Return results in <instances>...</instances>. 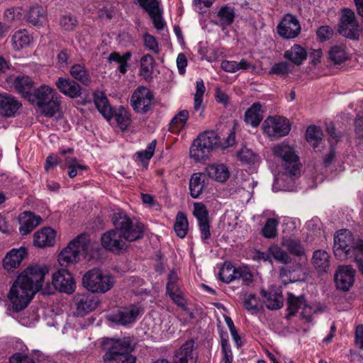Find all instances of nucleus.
<instances>
[{
  "label": "nucleus",
  "instance_id": "nucleus-1",
  "mask_svg": "<svg viewBox=\"0 0 363 363\" xmlns=\"http://www.w3.org/2000/svg\"><path fill=\"white\" fill-rule=\"evenodd\" d=\"M48 273L45 265H32L20 274L8 294V299L16 312L23 310L30 302L34 295L39 291Z\"/></svg>",
  "mask_w": 363,
  "mask_h": 363
},
{
  "label": "nucleus",
  "instance_id": "nucleus-2",
  "mask_svg": "<svg viewBox=\"0 0 363 363\" xmlns=\"http://www.w3.org/2000/svg\"><path fill=\"white\" fill-rule=\"evenodd\" d=\"M104 347L106 350L104 363H135L136 358L131 354L135 344L130 337L106 339Z\"/></svg>",
  "mask_w": 363,
  "mask_h": 363
},
{
  "label": "nucleus",
  "instance_id": "nucleus-3",
  "mask_svg": "<svg viewBox=\"0 0 363 363\" xmlns=\"http://www.w3.org/2000/svg\"><path fill=\"white\" fill-rule=\"evenodd\" d=\"M91 245L86 234H81L72 240L58 255V262L62 267H67L77 263L82 256L89 259Z\"/></svg>",
  "mask_w": 363,
  "mask_h": 363
},
{
  "label": "nucleus",
  "instance_id": "nucleus-4",
  "mask_svg": "<svg viewBox=\"0 0 363 363\" xmlns=\"http://www.w3.org/2000/svg\"><path fill=\"white\" fill-rule=\"evenodd\" d=\"M54 95L55 90L43 84L35 89L28 100L36 105L44 116L52 117L60 110V102Z\"/></svg>",
  "mask_w": 363,
  "mask_h": 363
},
{
  "label": "nucleus",
  "instance_id": "nucleus-5",
  "mask_svg": "<svg viewBox=\"0 0 363 363\" xmlns=\"http://www.w3.org/2000/svg\"><path fill=\"white\" fill-rule=\"evenodd\" d=\"M362 245L363 240L354 237L352 233L346 229L340 230L334 236V255L340 260L354 257V253Z\"/></svg>",
  "mask_w": 363,
  "mask_h": 363
},
{
  "label": "nucleus",
  "instance_id": "nucleus-6",
  "mask_svg": "<svg viewBox=\"0 0 363 363\" xmlns=\"http://www.w3.org/2000/svg\"><path fill=\"white\" fill-rule=\"evenodd\" d=\"M274 155L282 160L284 168L283 174L294 179L301 175L299 157L296 155L294 147L283 142L274 146Z\"/></svg>",
  "mask_w": 363,
  "mask_h": 363
},
{
  "label": "nucleus",
  "instance_id": "nucleus-7",
  "mask_svg": "<svg viewBox=\"0 0 363 363\" xmlns=\"http://www.w3.org/2000/svg\"><path fill=\"white\" fill-rule=\"evenodd\" d=\"M94 101L96 108L106 119L110 120L114 116L118 127L123 130H126L130 125L131 121L130 113L121 107L113 113L104 93L99 91H95Z\"/></svg>",
  "mask_w": 363,
  "mask_h": 363
},
{
  "label": "nucleus",
  "instance_id": "nucleus-8",
  "mask_svg": "<svg viewBox=\"0 0 363 363\" xmlns=\"http://www.w3.org/2000/svg\"><path fill=\"white\" fill-rule=\"evenodd\" d=\"M114 284L115 279L111 274L98 268L89 270L82 277L84 287L93 294H105L113 288Z\"/></svg>",
  "mask_w": 363,
  "mask_h": 363
},
{
  "label": "nucleus",
  "instance_id": "nucleus-9",
  "mask_svg": "<svg viewBox=\"0 0 363 363\" xmlns=\"http://www.w3.org/2000/svg\"><path fill=\"white\" fill-rule=\"evenodd\" d=\"M112 221L116 229L119 230L123 238L126 241L133 242L143 236L144 225L132 219L123 212L114 213Z\"/></svg>",
  "mask_w": 363,
  "mask_h": 363
},
{
  "label": "nucleus",
  "instance_id": "nucleus-10",
  "mask_svg": "<svg viewBox=\"0 0 363 363\" xmlns=\"http://www.w3.org/2000/svg\"><path fill=\"white\" fill-rule=\"evenodd\" d=\"M219 138L215 132H204L194 140L189 150L190 157L196 162L205 160L209 157L211 151L219 145Z\"/></svg>",
  "mask_w": 363,
  "mask_h": 363
},
{
  "label": "nucleus",
  "instance_id": "nucleus-11",
  "mask_svg": "<svg viewBox=\"0 0 363 363\" xmlns=\"http://www.w3.org/2000/svg\"><path fill=\"white\" fill-rule=\"evenodd\" d=\"M362 30L363 28L357 21L354 12L350 9H343L338 25L339 33L347 38L358 40Z\"/></svg>",
  "mask_w": 363,
  "mask_h": 363
},
{
  "label": "nucleus",
  "instance_id": "nucleus-12",
  "mask_svg": "<svg viewBox=\"0 0 363 363\" xmlns=\"http://www.w3.org/2000/svg\"><path fill=\"white\" fill-rule=\"evenodd\" d=\"M153 99L154 95L149 89L140 86L133 91L130 105L136 113H145L152 108Z\"/></svg>",
  "mask_w": 363,
  "mask_h": 363
},
{
  "label": "nucleus",
  "instance_id": "nucleus-13",
  "mask_svg": "<svg viewBox=\"0 0 363 363\" xmlns=\"http://www.w3.org/2000/svg\"><path fill=\"white\" fill-rule=\"evenodd\" d=\"M291 125L288 119L282 116L269 117L263 123V132L269 138H280L289 134Z\"/></svg>",
  "mask_w": 363,
  "mask_h": 363
},
{
  "label": "nucleus",
  "instance_id": "nucleus-14",
  "mask_svg": "<svg viewBox=\"0 0 363 363\" xmlns=\"http://www.w3.org/2000/svg\"><path fill=\"white\" fill-rule=\"evenodd\" d=\"M301 308L303 309L301 313V318L311 323L313 320L311 313H313V308L307 303L303 295L296 296L293 294L289 293L287 298V318L294 316L298 310Z\"/></svg>",
  "mask_w": 363,
  "mask_h": 363
},
{
  "label": "nucleus",
  "instance_id": "nucleus-15",
  "mask_svg": "<svg viewBox=\"0 0 363 363\" xmlns=\"http://www.w3.org/2000/svg\"><path fill=\"white\" fill-rule=\"evenodd\" d=\"M73 301L75 315L82 317L94 311L99 304L98 298L91 293L77 294Z\"/></svg>",
  "mask_w": 363,
  "mask_h": 363
},
{
  "label": "nucleus",
  "instance_id": "nucleus-16",
  "mask_svg": "<svg viewBox=\"0 0 363 363\" xmlns=\"http://www.w3.org/2000/svg\"><path fill=\"white\" fill-rule=\"evenodd\" d=\"M298 18L292 14H286L277 26L278 34L284 39L295 38L301 32Z\"/></svg>",
  "mask_w": 363,
  "mask_h": 363
},
{
  "label": "nucleus",
  "instance_id": "nucleus-17",
  "mask_svg": "<svg viewBox=\"0 0 363 363\" xmlns=\"http://www.w3.org/2000/svg\"><path fill=\"white\" fill-rule=\"evenodd\" d=\"M52 282L54 287L61 292L70 294L75 290V283L72 276L66 269L62 268L53 274Z\"/></svg>",
  "mask_w": 363,
  "mask_h": 363
},
{
  "label": "nucleus",
  "instance_id": "nucleus-18",
  "mask_svg": "<svg viewBox=\"0 0 363 363\" xmlns=\"http://www.w3.org/2000/svg\"><path fill=\"white\" fill-rule=\"evenodd\" d=\"M143 309L136 305H130L127 307L121 308L116 313L111 315V320L118 324L125 325L135 322Z\"/></svg>",
  "mask_w": 363,
  "mask_h": 363
},
{
  "label": "nucleus",
  "instance_id": "nucleus-19",
  "mask_svg": "<svg viewBox=\"0 0 363 363\" xmlns=\"http://www.w3.org/2000/svg\"><path fill=\"white\" fill-rule=\"evenodd\" d=\"M101 244L106 250L112 252H119L127 247L125 240L116 228L102 235Z\"/></svg>",
  "mask_w": 363,
  "mask_h": 363
},
{
  "label": "nucleus",
  "instance_id": "nucleus-20",
  "mask_svg": "<svg viewBox=\"0 0 363 363\" xmlns=\"http://www.w3.org/2000/svg\"><path fill=\"white\" fill-rule=\"evenodd\" d=\"M355 271L351 265L340 266L335 274L337 287L347 291L353 285Z\"/></svg>",
  "mask_w": 363,
  "mask_h": 363
},
{
  "label": "nucleus",
  "instance_id": "nucleus-21",
  "mask_svg": "<svg viewBox=\"0 0 363 363\" xmlns=\"http://www.w3.org/2000/svg\"><path fill=\"white\" fill-rule=\"evenodd\" d=\"M140 6L147 11L157 30L164 28V23L162 18L159 4L157 0H138Z\"/></svg>",
  "mask_w": 363,
  "mask_h": 363
},
{
  "label": "nucleus",
  "instance_id": "nucleus-22",
  "mask_svg": "<svg viewBox=\"0 0 363 363\" xmlns=\"http://www.w3.org/2000/svg\"><path fill=\"white\" fill-rule=\"evenodd\" d=\"M55 85L62 94L70 98H77L82 94V86L69 78L59 77Z\"/></svg>",
  "mask_w": 363,
  "mask_h": 363
},
{
  "label": "nucleus",
  "instance_id": "nucleus-23",
  "mask_svg": "<svg viewBox=\"0 0 363 363\" xmlns=\"http://www.w3.org/2000/svg\"><path fill=\"white\" fill-rule=\"evenodd\" d=\"M261 294L264 298V303L268 309L277 310L283 306L284 297L280 289L272 286L268 291L262 289Z\"/></svg>",
  "mask_w": 363,
  "mask_h": 363
},
{
  "label": "nucleus",
  "instance_id": "nucleus-24",
  "mask_svg": "<svg viewBox=\"0 0 363 363\" xmlns=\"http://www.w3.org/2000/svg\"><path fill=\"white\" fill-rule=\"evenodd\" d=\"M21 107V104L13 96L4 93L0 94V112L6 117L14 116Z\"/></svg>",
  "mask_w": 363,
  "mask_h": 363
},
{
  "label": "nucleus",
  "instance_id": "nucleus-25",
  "mask_svg": "<svg viewBox=\"0 0 363 363\" xmlns=\"http://www.w3.org/2000/svg\"><path fill=\"white\" fill-rule=\"evenodd\" d=\"M26 248L20 247L11 250L3 259V266L8 271H12L18 268L23 259L26 256Z\"/></svg>",
  "mask_w": 363,
  "mask_h": 363
},
{
  "label": "nucleus",
  "instance_id": "nucleus-26",
  "mask_svg": "<svg viewBox=\"0 0 363 363\" xmlns=\"http://www.w3.org/2000/svg\"><path fill=\"white\" fill-rule=\"evenodd\" d=\"M34 244L40 247H50L55 242V231L51 228H44L34 234Z\"/></svg>",
  "mask_w": 363,
  "mask_h": 363
},
{
  "label": "nucleus",
  "instance_id": "nucleus-27",
  "mask_svg": "<svg viewBox=\"0 0 363 363\" xmlns=\"http://www.w3.org/2000/svg\"><path fill=\"white\" fill-rule=\"evenodd\" d=\"M41 218L30 211L24 212L20 217L21 226L19 230L22 235L29 234L38 225Z\"/></svg>",
  "mask_w": 363,
  "mask_h": 363
},
{
  "label": "nucleus",
  "instance_id": "nucleus-28",
  "mask_svg": "<svg viewBox=\"0 0 363 363\" xmlns=\"http://www.w3.org/2000/svg\"><path fill=\"white\" fill-rule=\"evenodd\" d=\"M206 174L202 172L194 173L189 179L190 195L194 199H197L201 194L205 187Z\"/></svg>",
  "mask_w": 363,
  "mask_h": 363
},
{
  "label": "nucleus",
  "instance_id": "nucleus-29",
  "mask_svg": "<svg viewBox=\"0 0 363 363\" xmlns=\"http://www.w3.org/2000/svg\"><path fill=\"white\" fill-rule=\"evenodd\" d=\"M69 74L72 78L84 86H89L91 83L89 71L84 64L77 63L72 65L69 69Z\"/></svg>",
  "mask_w": 363,
  "mask_h": 363
},
{
  "label": "nucleus",
  "instance_id": "nucleus-30",
  "mask_svg": "<svg viewBox=\"0 0 363 363\" xmlns=\"http://www.w3.org/2000/svg\"><path fill=\"white\" fill-rule=\"evenodd\" d=\"M207 175L219 182H225L229 176L230 172L228 167L223 164H213L206 168Z\"/></svg>",
  "mask_w": 363,
  "mask_h": 363
},
{
  "label": "nucleus",
  "instance_id": "nucleus-31",
  "mask_svg": "<svg viewBox=\"0 0 363 363\" xmlns=\"http://www.w3.org/2000/svg\"><path fill=\"white\" fill-rule=\"evenodd\" d=\"M245 122L252 127H257L263 119L262 106L254 103L245 113Z\"/></svg>",
  "mask_w": 363,
  "mask_h": 363
},
{
  "label": "nucleus",
  "instance_id": "nucleus-32",
  "mask_svg": "<svg viewBox=\"0 0 363 363\" xmlns=\"http://www.w3.org/2000/svg\"><path fill=\"white\" fill-rule=\"evenodd\" d=\"M312 264L319 273L327 272L330 267L328 253L325 250H315L312 257Z\"/></svg>",
  "mask_w": 363,
  "mask_h": 363
},
{
  "label": "nucleus",
  "instance_id": "nucleus-33",
  "mask_svg": "<svg viewBox=\"0 0 363 363\" xmlns=\"http://www.w3.org/2000/svg\"><path fill=\"white\" fill-rule=\"evenodd\" d=\"M26 17L32 25L40 26L45 19V11L41 5L36 4L30 6Z\"/></svg>",
  "mask_w": 363,
  "mask_h": 363
},
{
  "label": "nucleus",
  "instance_id": "nucleus-34",
  "mask_svg": "<svg viewBox=\"0 0 363 363\" xmlns=\"http://www.w3.org/2000/svg\"><path fill=\"white\" fill-rule=\"evenodd\" d=\"M33 80L28 76H18L13 82L16 90L23 98L28 99L31 94V89L33 86Z\"/></svg>",
  "mask_w": 363,
  "mask_h": 363
},
{
  "label": "nucleus",
  "instance_id": "nucleus-35",
  "mask_svg": "<svg viewBox=\"0 0 363 363\" xmlns=\"http://www.w3.org/2000/svg\"><path fill=\"white\" fill-rule=\"evenodd\" d=\"M33 40L32 36L26 30H20L14 33L11 42L15 50H20L28 47Z\"/></svg>",
  "mask_w": 363,
  "mask_h": 363
},
{
  "label": "nucleus",
  "instance_id": "nucleus-36",
  "mask_svg": "<svg viewBox=\"0 0 363 363\" xmlns=\"http://www.w3.org/2000/svg\"><path fill=\"white\" fill-rule=\"evenodd\" d=\"M306 57V50L298 45H294L284 52V57L296 65H301Z\"/></svg>",
  "mask_w": 363,
  "mask_h": 363
},
{
  "label": "nucleus",
  "instance_id": "nucleus-37",
  "mask_svg": "<svg viewBox=\"0 0 363 363\" xmlns=\"http://www.w3.org/2000/svg\"><path fill=\"white\" fill-rule=\"evenodd\" d=\"M155 60L149 54L144 55L140 59V75L146 81L152 79Z\"/></svg>",
  "mask_w": 363,
  "mask_h": 363
},
{
  "label": "nucleus",
  "instance_id": "nucleus-38",
  "mask_svg": "<svg viewBox=\"0 0 363 363\" xmlns=\"http://www.w3.org/2000/svg\"><path fill=\"white\" fill-rule=\"evenodd\" d=\"M323 133L320 127L310 125L306 130V140L315 150H320L319 145L322 143Z\"/></svg>",
  "mask_w": 363,
  "mask_h": 363
},
{
  "label": "nucleus",
  "instance_id": "nucleus-39",
  "mask_svg": "<svg viewBox=\"0 0 363 363\" xmlns=\"http://www.w3.org/2000/svg\"><path fill=\"white\" fill-rule=\"evenodd\" d=\"M235 16L234 8L228 6H222L217 13L218 22L216 24L223 27L228 26L233 23Z\"/></svg>",
  "mask_w": 363,
  "mask_h": 363
},
{
  "label": "nucleus",
  "instance_id": "nucleus-40",
  "mask_svg": "<svg viewBox=\"0 0 363 363\" xmlns=\"http://www.w3.org/2000/svg\"><path fill=\"white\" fill-rule=\"evenodd\" d=\"M239 274L238 268H235L229 262H225L220 268L218 276L223 282L229 284L237 279Z\"/></svg>",
  "mask_w": 363,
  "mask_h": 363
},
{
  "label": "nucleus",
  "instance_id": "nucleus-41",
  "mask_svg": "<svg viewBox=\"0 0 363 363\" xmlns=\"http://www.w3.org/2000/svg\"><path fill=\"white\" fill-rule=\"evenodd\" d=\"M206 91V87L203 80H197L196 82V93L194 98V109L200 111V115L203 111V98Z\"/></svg>",
  "mask_w": 363,
  "mask_h": 363
},
{
  "label": "nucleus",
  "instance_id": "nucleus-42",
  "mask_svg": "<svg viewBox=\"0 0 363 363\" xmlns=\"http://www.w3.org/2000/svg\"><path fill=\"white\" fill-rule=\"evenodd\" d=\"M329 57L335 64L344 62L347 59L346 46L344 44L332 46L329 51Z\"/></svg>",
  "mask_w": 363,
  "mask_h": 363
},
{
  "label": "nucleus",
  "instance_id": "nucleus-43",
  "mask_svg": "<svg viewBox=\"0 0 363 363\" xmlns=\"http://www.w3.org/2000/svg\"><path fill=\"white\" fill-rule=\"evenodd\" d=\"M188 226L189 223L186 215L182 212H179L177 215L174 225L177 235L181 238H184L187 234Z\"/></svg>",
  "mask_w": 363,
  "mask_h": 363
},
{
  "label": "nucleus",
  "instance_id": "nucleus-44",
  "mask_svg": "<svg viewBox=\"0 0 363 363\" xmlns=\"http://www.w3.org/2000/svg\"><path fill=\"white\" fill-rule=\"evenodd\" d=\"M282 246L292 255L301 256L304 253L303 247L301 246L300 241L295 238H284L282 241Z\"/></svg>",
  "mask_w": 363,
  "mask_h": 363
},
{
  "label": "nucleus",
  "instance_id": "nucleus-45",
  "mask_svg": "<svg viewBox=\"0 0 363 363\" xmlns=\"http://www.w3.org/2000/svg\"><path fill=\"white\" fill-rule=\"evenodd\" d=\"M189 118V111L182 110L172 119L169 125L172 131H179L184 127Z\"/></svg>",
  "mask_w": 363,
  "mask_h": 363
},
{
  "label": "nucleus",
  "instance_id": "nucleus-46",
  "mask_svg": "<svg viewBox=\"0 0 363 363\" xmlns=\"http://www.w3.org/2000/svg\"><path fill=\"white\" fill-rule=\"evenodd\" d=\"M244 307L252 313H257L260 310L259 298L252 294H246L244 296Z\"/></svg>",
  "mask_w": 363,
  "mask_h": 363
},
{
  "label": "nucleus",
  "instance_id": "nucleus-47",
  "mask_svg": "<svg viewBox=\"0 0 363 363\" xmlns=\"http://www.w3.org/2000/svg\"><path fill=\"white\" fill-rule=\"evenodd\" d=\"M278 224L279 220L277 218H268L262 230V235L267 238H275L277 234Z\"/></svg>",
  "mask_w": 363,
  "mask_h": 363
},
{
  "label": "nucleus",
  "instance_id": "nucleus-48",
  "mask_svg": "<svg viewBox=\"0 0 363 363\" xmlns=\"http://www.w3.org/2000/svg\"><path fill=\"white\" fill-rule=\"evenodd\" d=\"M269 252L274 259L282 264H289L291 262V257L282 249L277 245L269 248Z\"/></svg>",
  "mask_w": 363,
  "mask_h": 363
},
{
  "label": "nucleus",
  "instance_id": "nucleus-49",
  "mask_svg": "<svg viewBox=\"0 0 363 363\" xmlns=\"http://www.w3.org/2000/svg\"><path fill=\"white\" fill-rule=\"evenodd\" d=\"M65 162L69 169L68 176L70 178L76 177L78 171L87 169V167L79 164L76 157H66Z\"/></svg>",
  "mask_w": 363,
  "mask_h": 363
},
{
  "label": "nucleus",
  "instance_id": "nucleus-50",
  "mask_svg": "<svg viewBox=\"0 0 363 363\" xmlns=\"http://www.w3.org/2000/svg\"><path fill=\"white\" fill-rule=\"evenodd\" d=\"M60 24L67 31L74 30L78 25L76 16L67 13L61 16Z\"/></svg>",
  "mask_w": 363,
  "mask_h": 363
},
{
  "label": "nucleus",
  "instance_id": "nucleus-51",
  "mask_svg": "<svg viewBox=\"0 0 363 363\" xmlns=\"http://www.w3.org/2000/svg\"><path fill=\"white\" fill-rule=\"evenodd\" d=\"M238 157L239 160L247 164H253L258 160V156L248 148H242L238 152Z\"/></svg>",
  "mask_w": 363,
  "mask_h": 363
},
{
  "label": "nucleus",
  "instance_id": "nucleus-52",
  "mask_svg": "<svg viewBox=\"0 0 363 363\" xmlns=\"http://www.w3.org/2000/svg\"><path fill=\"white\" fill-rule=\"evenodd\" d=\"M194 215L198 220V223L209 220L206 206L202 203H195L194 204Z\"/></svg>",
  "mask_w": 363,
  "mask_h": 363
},
{
  "label": "nucleus",
  "instance_id": "nucleus-53",
  "mask_svg": "<svg viewBox=\"0 0 363 363\" xmlns=\"http://www.w3.org/2000/svg\"><path fill=\"white\" fill-rule=\"evenodd\" d=\"M289 71V64L286 62H281L274 64L272 67L269 74L284 76L286 75Z\"/></svg>",
  "mask_w": 363,
  "mask_h": 363
},
{
  "label": "nucleus",
  "instance_id": "nucleus-54",
  "mask_svg": "<svg viewBox=\"0 0 363 363\" xmlns=\"http://www.w3.org/2000/svg\"><path fill=\"white\" fill-rule=\"evenodd\" d=\"M334 34L333 29L328 26H322L318 28L316 35L318 40L324 42L330 40Z\"/></svg>",
  "mask_w": 363,
  "mask_h": 363
},
{
  "label": "nucleus",
  "instance_id": "nucleus-55",
  "mask_svg": "<svg viewBox=\"0 0 363 363\" xmlns=\"http://www.w3.org/2000/svg\"><path fill=\"white\" fill-rule=\"evenodd\" d=\"M178 274L175 271H171L168 275V281L167 284V292L170 294L171 292L179 291V288L177 285Z\"/></svg>",
  "mask_w": 363,
  "mask_h": 363
},
{
  "label": "nucleus",
  "instance_id": "nucleus-56",
  "mask_svg": "<svg viewBox=\"0 0 363 363\" xmlns=\"http://www.w3.org/2000/svg\"><path fill=\"white\" fill-rule=\"evenodd\" d=\"M156 140H152L146 147L145 151L138 152L136 155L138 158L143 162L145 160H149L154 155V152L156 147Z\"/></svg>",
  "mask_w": 363,
  "mask_h": 363
},
{
  "label": "nucleus",
  "instance_id": "nucleus-57",
  "mask_svg": "<svg viewBox=\"0 0 363 363\" xmlns=\"http://www.w3.org/2000/svg\"><path fill=\"white\" fill-rule=\"evenodd\" d=\"M108 60L111 62H117L118 64H119L118 67V71L121 74L126 73L128 63L123 62L121 55L118 52H113L111 53L108 57Z\"/></svg>",
  "mask_w": 363,
  "mask_h": 363
},
{
  "label": "nucleus",
  "instance_id": "nucleus-58",
  "mask_svg": "<svg viewBox=\"0 0 363 363\" xmlns=\"http://www.w3.org/2000/svg\"><path fill=\"white\" fill-rule=\"evenodd\" d=\"M222 359L221 363H233V355L230 344L224 341L223 347H221Z\"/></svg>",
  "mask_w": 363,
  "mask_h": 363
},
{
  "label": "nucleus",
  "instance_id": "nucleus-59",
  "mask_svg": "<svg viewBox=\"0 0 363 363\" xmlns=\"http://www.w3.org/2000/svg\"><path fill=\"white\" fill-rule=\"evenodd\" d=\"M9 363H35L33 358L22 353H15L9 358Z\"/></svg>",
  "mask_w": 363,
  "mask_h": 363
},
{
  "label": "nucleus",
  "instance_id": "nucleus-60",
  "mask_svg": "<svg viewBox=\"0 0 363 363\" xmlns=\"http://www.w3.org/2000/svg\"><path fill=\"white\" fill-rule=\"evenodd\" d=\"M143 39L144 44L147 49L153 51L155 53L159 52L160 50L158 48V44L154 36L149 34H145L143 37Z\"/></svg>",
  "mask_w": 363,
  "mask_h": 363
},
{
  "label": "nucleus",
  "instance_id": "nucleus-61",
  "mask_svg": "<svg viewBox=\"0 0 363 363\" xmlns=\"http://www.w3.org/2000/svg\"><path fill=\"white\" fill-rule=\"evenodd\" d=\"M168 294L175 304L182 308L184 311L187 310L186 303L180 292V290H179V291L171 292Z\"/></svg>",
  "mask_w": 363,
  "mask_h": 363
},
{
  "label": "nucleus",
  "instance_id": "nucleus-62",
  "mask_svg": "<svg viewBox=\"0 0 363 363\" xmlns=\"http://www.w3.org/2000/svg\"><path fill=\"white\" fill-rule=\"evenodd\" d=\"M355 133L359 138H363V111L359 113L354 120Z\"/></svg>",
  "mask_w": 363,
  "mask_h": 363
},
{
  "label": "nucleus",
  "instance_id": "nucleus-63",
  "mask_svg": "<svg viewBox=\"0 0 363 363\" xmlns=\"http://www.w3.org/2000/svg\"><path fill=\"white\" fill-rule=\"evenodd\" d=\"M201 238L203 240H208L211 237L209 220L199 223Z\"/></svg>",
  "mask_w": 363,
  "mask_h": 363
},
{
  "label": "nucleus",
  "instance_id": "nucleus-64",
  "mask_svg": "<svg viewBox=\"0 0 363 363\" xmlns=\"http://www.w3.org/2000/svg\"><path fill=\"white\" fill-rule=\"evenodd\" d=\"M351 259H354L359 272L363 274V245L354 253Z\"/></svg>",
  "mask_w": 363,
  "mask_h": 363
}]
</instances>
